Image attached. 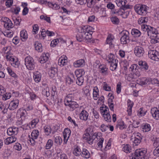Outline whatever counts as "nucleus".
<instances>
[{
    "label": "nucleus",
    "mask_w": 159,
    "mask_h": 159,
    "mask_svg": "<svg viewBox=\"0 0 159 159\" xmlns=\"http://www.w3.org/2000/svg\"><path fill=\"white\" fill-rule=\"evenodd\" d=\"M85 133L83 135V138L89 144H92L93 143L94 140L96 139H99V141L98 143L99 148H102V143L104 141V139L101 138V134L100 132H94L93 129L90 127L88 128L84 131Z\"/></svg>",
    "instance_id": "nucleus-1"
},
{
    "label": "nucleus",
    "mask_w": 159,
    "mask_h": 159,
    "mask_svg": "<svg viewBox=\"0 0 159 159\" xmlns=\"http://www.w3.org/2000/svg\"><path fill=\"white\" fill-rule=\"evenodd\" d=\"M147 152L144 149H139L136 150L134 154H132L130 158L131 159H147V157L145 155Z\"/></svg>",
    "instance_id": "nucleus-2"
},
{
    "label": "nucleus",
    "mask_w": 159,
    "mask_h": 159,
    "mask_svg": "<svg viewBox=\"0 0 159 159\" xmlns=\"http://www.w3.org/2000/svg\"><path fill=\"white\" fill-rule=\"evenodd\" d=\"M85 71L83 69L76 70L75 74L77 78L76 80V84L80 86L82 85L84 82V76L85 74Z\"/></svg>",
    "instance_id": "nucleus-3"
},
{
    "label": "nucleus",
    "mask_w": 159,
    "mask_h": 159,
    "mask_svg": "<svg viewBox=\"0 0 159 159\" xmlns=\"http://www.w3.org/2000/svg\"><path fill=\"white\" fill-rule=\"evenodd\" d=\"M25 65L27 69L32 70L35 68V62L33 58L30 56L26 57L25 59Z\"/></svg>",
    "instance_id": "nucleus-4"
},
{
    "label": "nucleus",
    "mask_w": 159,
    "mask_h": 159,
    "mask_svg": "<svg viewBox=\"0 0 159 159\" xmlns=\"http://www.w3.org/2000/svg\"><path fill=\"white\" fill-rule=\"evenodd\" d=\"M134 9L138 14L145 16L147 13V7L145 5H138L134 7Z\"/></svg>",
    "instance_id": "nucleus-5"
},
{
    "label": "nucleus",
    "mask_w": 159,
    "mask_h": 159,
    "mask_svg": "<svg viewBox=\"0 0 159 159\" xmlns=\"http://www.w3.org/2000/svg\"><path fill=\"white\" fill-rule=\"evenodd\" d=\"M142 139V136L140 133H138L134 134L132 135L131 139V141L133 143V146H137L139 145L141 142Z\"/></svg>",
    "instance_id": "nucleus-6"
},
{
    "label": "nucleus",
    "mask_w": 159,
    "mask_h": 159,
    "mask_svg": "<svg viewBox=\"0 0 159 159\" xmlns=\"http://www.w3.org/2000/svg\"><path fill=\"white\" fill-rule=\"evenodd\" d=\"M148 57L152 60L159 61V52L156 50H150L148 53Z\"/></svg>",
    "instance_id": "nucleus-7"
},
{
    "label": "nucleus",
    "mask_w": 159,
    "mask_h": 159,
    "mask_svg": "<svg viewBox=\"0 0 159 159\" xmlns=\"http://www.w3.org/2000/svg\"><path fill=\"white\" fill-rule=\"evenodd\" d=\"M123 35L120 38L121 43L125 44L129 43V33L127 30L123 31L122 32Z\"/></svg>",
    "instance_id": "nucleus-8"
},
{
    "label": "nucleus",
    "mask_w": 159,
    "mask_h": 159,
    "mask_svg": "<svg viewBox=\"0 0 159 159\" xmlns=\"http://www.w3.org/2000/svg\"><path fill=\"white\" fill-rule=\"evenodd\" d=\"M142 29L144 31L147 32V33L148 36L151 35L153 33L156 32L157 30L153 28L152 27L147 25H143V26H142Z\"/></svg>",
    "instance_id": "nucleus-9"
},
{
    "label": "nucleus",
    "mask_w": 159,
    "mask_h": 159,
    "mask_svg": "<svg viewBox=\"0 0 159 159\" xmlns=\"http://www.w3.org/2000/svg\"><path fill=\"white\" fill-rule=\"evenodd\" d=\"M1 20L4 22V25L5 28L7 29L12 28V23L11 21L8 18L4 17Z\"/></svg>",
    "instance_id": "nucleus-10"
},
{
    "label": "nucleus",
    "mask_w": 159,
    "mask_h": 159,
    "mask_svg": "<svg viewBox=\"0 0 159 159\" xmlns=\"http://www.w3.org/2000/svg\"><path fill=\"white\" fill-rule=\"evenodd\" d=\"M134 52L135 55L139 57L143 56L144 53V50L143 48L140 46L135 47L134 48Z\"/></svg>",
    "instance_id": "nucleus-11"
},
{
    "label": "nucleus",
    "mask_w": 159,
    "mask_h": 159,
    "mask_svg": "<svg viewBox=\"0 0 159 159\" xmlns=\"http://www.w3.org/2000/svg\"><path fill=\"white\" fill-rule=\"evenodd\" d=\"M150 36L152 37V38L151 40L152 43L155 44L159 42V34H158L157 31H156V33H153Z\"/></svg>",
    "instance_id": "nucleus-12"
},
{
    "label": "nucleus",
    "mask_w": 159,
    "mask_h": 159,
    "mask_svg": "<svg viewBox=\"0 0 159 159\" xmlns=\"http://www.w3.org/2000/svg\"><path fill=\"white\" fill-rule=\"evenodd\" d=\"M71 133V131L70 129L66 128L65 129L63 132V137L64 138V142L65 143H66L69 138L70 137Z\"/></svg>",
    "instance_id": "nucleus-13"
},
{
    "label": "nucleus",
    "mask_w": 159,
    "mask_h": 159,
    "mask_svg": "<svg viewBox=\"0 0 159 159\" xmlns=\"http://www.w3.org/2000/svg\"><path fill=\"white\" fill-rule=\"evenodd\" d=\"M151 113L152 116L155 119H159V110L157 107L152 108L151 109Z\"/></svg>",
    "instance_id": "nucleus-14"
},
{
    "label": "nucleus",
    "mask_w": 159,
    "mask_h": 159,
    "mask_svg": "<svg viewBox=\"0 0 159 159\" xmlns=\"http://www.w3.org/2000/svg\"><path fill=\"white\" fill-rule=\"evenodd\" d=\"M18 133V128L17 127H10L8 129L7 133L8 135H12L13 134H16Z\"/></svg>",
    "instance_id": "nucleus-15"
},
{
    "label": "nucleus",
    "mask_w": 159,
    "mask_h": 159,
    "mask_svg": "<svg viewBox=\"0 0 159 159\" xmlns=\"http://www.w3.org/2000/svg\"><path fill=\"white\" fill-rule=\"evenodd\" d=\"M19 104V100H15L11 101L8 106V108L10 110H13L16 109L18 106Z\"/></svg>",
    "instance_id": "nucleus-16"
},
{
    "label": "nucleus",
    "mask_w": 159,
    "mask_h": 159,
    "mask_svg": "<svg viewBox=\"0 0 159 159\" xmlns=\"http://www.w3.org/2000/svg\"><path fill=\"white\" fill-rule=\"evenodd\" d=\"M89 113L85 110H83L80 114V120L86 121L88 118Z\"/></svg>",
    "instance_id": "nucleus-17"
},
{
    "label": "nucleus",
    "mask_w": 159,
    "mask_h": 159,
    "mask_svg": "<svg viewBox=\"0 0 159 159\" xmlns=\"http://www.w3.org/2000/svg\"><path fill=\"white\" fill-rule=\"evenodd\" d=\"M16 140V138L15 136H12L6 139L4 141V143L7 145H8L15 142Z\"/></svg>",
    "instance_id": "nucleus-18"
},
{
    "label": "nucleus",
    "mask_w": 159,
    "mask_h": 159,
    "mask_svg": "<svg viewBox=\"0 0 159 159\" xmlns=\"http://www.w3.org/2000/svg\"><path fill=\"white\" fill-rule=\"evenodd\" d=\"M75 78L73 74H71L70 75L67 76L66 78V81L67 84H70L75 82Z\"/></svg>",
    "instance_id": "nucleus-19"
},
{
    "label": "nucleus",
    "mask_w": 159,
    "mask_h": 159,
    "mask_svg": "<svg viewBox=\"0 0 159 159\" xmlns=\"http://www.w3.org/2000/svg\"><path fill=\"white\" fill-rule=\"evenodd\" d=\"M85 64V61L84 59H81L75 61L73 64L75 67H79L83 66Z\"/></svg>",
    "instance_id": "nucleus-20"
},
{
    "label": "nucleus",
    "mask_w": 159,
    "mask_h": 159,
    "mask_svg": "<svg viewBox=\"0 0 159 159\" xmlns=\"http://www.w3.org/2000/svg\"><path fill=\"white\" fill-rule=\"evenodd\" d=\"M79 33L77 34L76 36V39L79 42L82 41L85 38V33L84 32H81L80 30V28L78 29Z\"/></svg>",
    "instance_id": "nucleus-21"
},
{
    "label": "nucleus",
    "mask_w": 159,
    "mask_h": 159,
    "mask_svg": "<svg viewBox=\"0 0 159 159\" xmlns=\"http://www.w3.org/2000/svg\"><path fill=\"white\" fill-rule=\"evenodd\" d=\"M33 77L34 81L37 83H38L40 81L41 75L39 72L37 71L34 73Z\"/></svg>",
    "instance_id": "nucleus-22"
},
{
    "label": "nucleus",
    "mask_w": 159,
    "mask_h": 159,
    "mask_svg": "<svg viewBox=\"0 0 159 159\" xmlns=\"http://www.w3.org/2000/svg\"><path fill=\"white\" fill-rule=\"evenodd\" d=\"M80 30L81 32H84L85 33L89 32H93L92 30L93 28L92 27L89 26H84L83 27H80Z\"/></svg>",
    "instance_id": "nucleus-23"
},
{
    "label": "nucleus",
    "mask_w": 159,
    "mask_h": 159,
    "mask_svg": "<svg viewBox=\"0 0 159 159\" xmlns=\"http://www.w3.org/2000/svg\"><path fill=\"white\" fill-rule=\"evenodd\" d=\"M133 103L131 102L130 100H128V108L127 111L128 112V115L130 116L131 115L132 113V109L133 106Z\"/></svg>",
    "instance_id": "nucleus-24"
},
{
    "label": "nucleus",
    "mask_w": 159,
    "mask_h": 159,
    "mask_svg": "<svg viewBox=\"0 0 159 159\" xmlns=\"http://www.w3.org/2000/svg\"><path fill=\"white\" fill-rule=\"evenodd\" d=\"M113 36L111 35H108L106 41V43L109 44L111 48L114 47L113 44H112V41L113 40Z\"/></svg>",
    "instance_id": "nucleus-25"
},
{
    "label": "nucleus",
    "mask_w": 159,
    "mask_h": 159,
    "mask_svg": "<svg viewBox=\"0 0 159 159\" xmlns=\"http://www.w3.org/2000/svg\"><path fill=\"white\" fill-rule=\"evenodd\" d=\"M99 90L97 86L94 87L93 91V97L95 100H97L99 98Z\"/></svg>",
    "instance_id": "nucleus-26"
},
{
    "label": "nucleus",
    "mask_w": 159,
    "mask_h": 159,
    "mask_svg": "<svg viewBox=\"0 0 159 159\" xmlns=\"http://www.w3.org/2000/svg\"><path fill=\"white\" fill-rule=\"evenodd\" d=\"M57 72V69L56 68L51 67L49 71L48 74L49 76L52 78L56 75Z\"/></svg>",
    "instance_id": "nucleus-27"
},
{
    "label": "nucleus",
    "mask_w": 159,
    "mask_h": 159,
    "mask_svg": "<svg viewBox=\"0 0 159 159\" xmlns=\"http://www.w3.org/2000/svg\"><path fill=\"white\" fill-rule=\"evenodd\" d=\"M48 54H44L39 59V61L41 63H45L48 59Z\"/></svg>",
    "instance_id": "nucleus-28"
},
{
    "label": "nucleus",
    "mask_w": 159,
    "mask_h": 159,
    "mask_svg": "<svg viewBox=\"0 0 159 159\" xmlns=\"http://www.w3.org/2000/svg\"><path fill=\"white\" fill-rule=\"evenodd\" d=\"M35 49L38 52H41L43 51L42 46L41 43L38 42H35L34 43Z\"/></svg>",
    "instance_id": "nucleus-29"
},
{
    "label": "nucleus",
    "mask_w": 159,
    "mask_h": 159,
    "mask_svg": "<svg viewBox=\"0 0 159 159\" xmlns=\"http://www.w3.org/2000/svg\"><path fill=\"white\" fill-rule=\"evenodd\" d=\"M20 36L21 39L23 41H24L27 39L28 37L27 34L25 30H24L21 31Z\"/></svg>",
    "instance_id": "nucleus-30"
},
{
    "label": "nucleus",
    "mask_w": 159,
    "mask_h": 159,
    "mask_svg": "<svg viewBox=\"0 0 159 159\" xmlns=\"http://www.w3.org/2000/svg\"><path fill=\"white\" fill-rule=\"evenodd\" d=\"M82 156L86 158H89L90 156V154L89 151L86 149L84 148L82 152Z\"/></svg>",
    "instance_id": "nucleus-31"
},
{
    "label": "nucleus",
    "mask_w": 159,
    "mask_h": 159,
    "mask_svg": "<svg viewBox=\"0 0 159 159\" xmlns=\"http://www.w3.org/2000/svg\"><path fill=\"white\" fill-rule=\"evenodd\" d=\"M6 35L2 32L0 34V43L2 45H4L6 43Z\"/></svg>",
    "instance_id": "nucleus-32"
},
{
    "label": "nucleus",
    "mask_w": 159,
    "mask_h": 159,
    "mask_svg": "<svg viewBox=\"0 0 159 159\" xmlns=\"http://www.w3.org/2000/svg\"><path fill=\"white\" fill-rule=\"evenodd\" d=\"M131 34L135 37H139L141 35L140 31L137 29H132L131 32Z\"/></svg>",
    "instance_id": "nucleus-33"
},
{
    "label": "nucleus",
    "mask_w": 159,
    "mask_h": 159,
    "mask_svg": "<svg viewBox=\"0 0 159 159\" xmlns=\"http://www.w3.org/2000/svg\"><path fill=\"white\" fill-rule=\"evenodd\" d=\"M138 64L141 66L142 68L144 69L145 70H147L148 69V66L145 61H140L138 62Z\"/></svg>",
    "instance_id": "nucleus-34"
},
{
    "label": "nucleus",
    "mask_w": 159,
    "mask_h": 159,
    "mask_svg": "<svg viewBox=\"0 0 159 159\" xmlns=\"http://www.w3.org/2000/svg\"><path fill=\"white\" fill-rule=\"evenodd\" d=\"M118 61L117 60H115L114 61L110 62V68L111 70L114 71L116 70L117 67Z\"/></svg>",
    "instance_id": "nucleus-35"
},
{
    "label": "nucleus",
    "mask_w": 159,
    "mask_h": 159,
    "mask_svg": "<svg viewBox=\"0 0 159 159\" xmlns=\"http://www.w3.org/2000/svg\"><path fill=\"white\" fill-rule=\"evenodd\" d=\"M99 67L100 69L101 70L100 72L101 73L103 74L104 75H107L108 73V69L105 66L102 65L99 66Z\"/></svg>",
    "instance_id": "nucleus-36"
},
{
    "label": "nucleus",
    "mask_w": 159,
    "mask_h": 159,
    "mask_svg": "<svg viewBox=\"0 0 159 159\" xmlns=\"http://www.w3.org/2000/svg\"><path fill=\"white\" fill-rule=\"evenodd\" d=\"M116 126L117 128L120 129H123L126 127V125L123 121H120L118 123Z\"/></svg>",
    "instance_id": "nucleus-37"
},
{
    "label": "nucleus",
    "mask_w": 159,
    "mask_h": 159,
    "mask_svg": "<svg viewBox=\"0 0 159 159\" xmlns=\"http://www.w3.org/2000/svg\"><path fill=\"white\" fill-rule=\"evenodd\" d=\"M10 61H11V64L13 66L15 67H18L19 63L17 59L13 57L11 59Z\"/></svg>",
    "instance_id": "nucleus-38"
},
{
    "label": "nucleus",
    "mask_w": 159,
    "mask_h": 159,
    "mask_svg": "<svg viewBox=\"0 0 159 159\" xmlns=\"http://www.w3.org/2000/svg\"><path fill=\"white\" fill-rule=\"evenodd\" d=\"M149 81V79L146 78H142L140 79L139 84L141 85L147 84Z\"/></svg>",
    "instance_id": "nucleus-39"
},
{
    "label": "nucleus",
    "mask_w": 159,
    "mask_h": 159,
    "mask_svg": "<svg viewBox=\"0 0 159 159\" xmlns=\"http://www.w3.org/2000/svg\"><path fill=\"white\" fill-rule=\"evenodd\" d=\"M143 131L144 132H147L150 130V126L149 124H145L142 126Z\"/></svg>",
    "instance_id": "nucleus-40"
},
{
    "label": "nucleus",
    "mask_w": 159,
    "mask_h": 159,
    "mask_svg": "<svg viewBox=\"0 0 159 159\" xmlns=\"http://www.w3.org/2000/svg\"><path fill=\"white\" fill-rule=\"evenodd\" d=\"M67 61L66 59H62L60 58L58 60V64L61 66H63L65 65Z\"/></svg>",
    "instance_id": "nucleus-41"
},
{
    "label": "nucleus",
    "mask_w": 159,
    "mask_h": 159,
    "mask_svg": "<svg viewBox=\"0 0 159 159\" xmlns=\"http://www.w3.org/2000/svg\"><path fill=\"white\" fill-rule=\"evenodd\" d=\"M67 106H68L69 107L71 108L72 109H74L78 107L79 105L76 102L73 101L70 103V104L67 105Z\"/></svg>",
    "instance_id": "nucleus-42"
},
{
    "label": "nucleus",
    "mask_w": 159,
    "mask_h": 159,
    "mask_svg": "<svg viewBox=\"0 0 159 159\" xmlns=\"http://www.w3.org/2000/svg\"><path fill=\"white\" fill-rule=\"evenodd\" d=\"M52 93L51 99L53 100H55L57 98V92L56 91V88L55 87H52Z\"/></svg>",
    "instance_id": "nucleus-43"
},
{
    "label": "nucleus",
    "mask_w": 159,
    "mask_h": 159,
    "mask_svg": "<svg viewBox=\"0 0 159 159\" xmlns=\"http://www.w3.org/2000/svg\"><path fill=\"white\" fill-rule=\"evenodd\" d=\"M148 20V18L147 17H142L140 18L138 20V22L139 24H141L147 23Z\"/></svg>",
    "instance_id": "nucleus-44"
},
{
    "label": "nucleus",
    "mask_w": 159,
    "mask_h": 159,
    "mask_svg": "<svg viewBox=\"0 0 159 159\" xmlns=\"http://www.w3.org/2000/svg\"><path fill=\"white\" fill-rule=\"evenodd\" d=\"M123 150L127 153L130 152L131 151V147L128 144L125 145L123 148Z\"/></svg>",
    "instance_id": "nucleus-45"
},
{
    "label": "nucleus",
    "mask_w": 159,
    "mask_h": 159,
    "mask_svg": "<svg viewBox=\"0 0 159 159\" xmlns=\"http://www.w3.org/2000/svg\"><path fill=\"white\" fill-rule=\"evenodd\" d=\"M43 93L44 95H45L47 97L50 96V93L49 92V89L47 85H46L45 87V88L43 90Z\"/></svg>",
    "instance_id": "nucleus-46"
},
{
    "label": "nucleus",
    "mask_w": 159,
    "mask_h": 159,
    "mask_svg": "<svg viewBox=\"0 0 159 159\" xmlns=\"http://www.w3.org/2000/svg\"><path fill=\"white\" fill-rule=\"evenodd\" d=\"M82 152L80 148L77 147L75 148L73 151V154L76 156H79L81 154Z\"/></svg>",
    "instance_id": "nucleus-47"
},
{
    "label": "nucleus",
    "mask_w": 159,
    "mask_h": 159,
    "mask_svg": "<svg viewBox=\"0 0 159 159\" xmlns=\"http://www.w3.org/2000/svg\"><path fill=\"white\" fill-rule=\"evenodd\" d=\"M102 115L106 121L107 122H111V118L109 113L106 114H102Z\"/></svg>",
    "instance_id": "nucleus-48"
},
{
    "label": "nucleus",
    "mask_w": 159,
    "mask_h": 159,
    "mask_svg": "<svg viewBox=\"0 0 159 159\" xmlns=\"http://www.w3.org/2000/svg\"><path fill=\"white\" fill-rule=\"evenodd\" d=\"M39 135V132L37 130H33L31 133V136L33 139H37Z\"/></svg>",
    "instance_id": "nucleus-49"
},
{
    "label": "nucleus",
    "mask_w": 159,
    "mask_h": 159,
    "mask_svg": "<svg viewBox=\"0 0 159 159\" xmlns=\"http://www.w3.org/2000/svg\"><path fill=\"white\" fill-rule=\"evenodd\" d=\"M111 20L112 23L114 24L118 25L119 22V19L116 16L112 17L111 18Z\"/></svg>",
    "instance_id": "nucleus-50"
},
{
    "label": "nucleus",
    "mask_w": 159,
    "mask_h": 159,
    "mask_svg": "<svg viewBox=\"0 0 159 159\" xmlns=\"http://www.w3.org/2000/svg\"><path fill=\"white\" fill-rule=\"evenodd\" d=\"M138 66L136 64H133L129 67V70L133 72H135L136 70H138Z\"/></svg>",
    "instance_id": "nucleus-51"
},
{
    "label": "nucleus",
    "mask_w": 159,
    "mask_h": 159,
    "mask_svg": "<svg viewBox=\"0 0 159 159\" xmlns=\"http://www.w3.org/2000/svg\"><path fill=\"white\" fill-rule=\"evenodd\" d=\"M44 131L47 135H49L51 132V128L49 126H45L44 127Z\"/></svg>",
    "instance_id": "nucleus-52"
},
{
    "label": "nucleus",
    "mask_w": 159,
    "mask_h": 159,
    "mask_svg": "<svg viewBox=\"0 0 159 159\" xmlns=\"http://www.w3.org/2000/svg\"><path fill=\"white\" fill-rule=\"evenodd\" d=\"M53 144V141L51 139H48L45 146L46 149H50Z\"/></svg>",
    "instance_id": "nucleus-53"
},
{
    "label": "nucleus",
    "mask_w": 159,
    "mask_h": 159,
    "mask_svg": "<svg viewBox=\"0 0 159 159\" xmlns=\"http://www.w3.org/2000/svg\"><path fill=\"white\" fill-rule=\"evenodd\" d=\"M115 56L113 54L110 53L108 56V59L107 60V61L109 63L114 61L115 60H116L115 59Z\"/></svg>",
    "instance_id": "nucleus-54"
},
{
    "label": "nucleus",
    "mask_w": 159,
    "mask_h": 159,
    "mask_svg": "<svg viewBox=\"0 0 159 159\" xmlns=\"http://www.w3.org/2000/svg\"><path fill=\"white\" fill-rule=\"evenodd\" d=\"M108 103L110 109L111 111H113L114 105L113 103L112 99L111 98L108 99Z\"/></svg>",
    "instance_id": "nucleus-55"
},
{
    "label": "nucleus",
    "mask_w": 159,
    "mask_h": 159,
    "mask_svg": "<svg viewBox=\"0 0 159 159\" xmlns=\"http://www.w3.org/2000/svg\"><path fill=\"white\" fill-rule=\"evenodd\" d=\"M85 38L87 39H91L92 38V34L93 33V32H86L85 33Z\"/></svg>",
    "instance_id": "nucleus-56"
},
{
    "label": "nucleus",
    "mask_w": 159,
    "mask_h": 159,
    "mask_svg": "<svg viewBox=\"0 0 159 159\" xmlns=\"http://www.w3.org/2000/svg\"><path fill=\"white\" fill-rule=\"evenodd\" d=\"M54 142L57 144L61 145L62 142V139L60 136L56 137L55 138Z\"/></svg>",
    "instance_id": "nucleus-57"
},
{
    "label": "nucleus",
    "mask_w": 159,
    "mask_h": 159,
    "mask_svg": "<svg viewBox=\"0 0 159 159\" xmlns=\"http://www.w3.org/2000/svg\"><path fill=\"white\" fill-rule=\"evenodd\" d=\"M39 120L38 119H34L31 122L30 125H31L30 128H34L36 124L38 122Z\"/></svg>",
    "instance_id": "nucleus-58"
},
{
    "label": "nucleus",
    "mask_w": 159,
    "mask_h": 159,
    "mask_svg": "<svg viewBox=\"0 0 159 159\" xmlns=\"http://www.w3.org/2000/svg\"><path fill=\"white\" fill-rule=\"evenodd\" d=\"M73 100L72 99L65 97L64 100V102L65 106H67V105L70 104V103L73 101H72Z\"/></svg>",
    "instance_id": "nucleus-59"
},
{
    "label": "nucleus",
    "mask_w": 159,
    "mask_h": 159,
    "mask_svg": "<svg viewBox=\"0 0 159 159\" xmlns=\"http://www.w3.org/2000/svg\"><path fill=\"white\" fill-rule=\"evenodd\" d=\"M103 89L106 91H110L111 90V88L110 86H109L107 83L104 82L103 84Z\"/></svg>",
    "instance_id": "nucleus-60"
},
{
    "label": "nucleus",
    "mask_w": 159,
    "mask_h": 159,
    "mask_svg": "<svg viewBox=\"0 0 159 159\" xmlns=\"http://www.w3.org/2000/svg\"><path fill=\"white\" fill-rule=\"evenodd\" d=\"M40 18L42 20H44L48 23H51L50 18L49 17H48L47 16L42 15L40 16Z\"/></svg>",
    "instance_id": "nucleus-61"
},
{
    "label": "nucleus",
    "mask_w": 159,
    "mask_h": 159,
    "mask_svg": "<svg viewBox=\"0 0 159 159\" xmlns=\"http://www.w3.org/2000/svg\"><path fill=\"white\" fill-rule=\"evenodd\" d=\"M14 148L17 151L20 150L22 148L21 144L18 143H16L14 146Z\"/></svg>",
    "instance_id": "nucleus-62"
},
{
    "label": "nucleus",
    "mask_w": 159,
    "mask_h": 159,
    "mask_svg": "<svg viewBox=\"0 0 159 159\" xmlns=\"http://www.w3.org/2000/svg\"><path fill=\"white\" fill-rule=\"evenodd\" d=\"M155 147L156 148L153 151V154L155 156H159V145Z\"/></svg>",
    "instance_id": "nucleus-63"
},
{
    "label": "nucleus",
    "mask_w": 159,
    "mask_h": 159,
    "mask_svg": "<svg viewBox=\"0 0 159 159\" xmlns=\"http://www.w3.org/2000/svg\"><path fill=\"white\" fill-rule=\"evenodd\" d=\"M154 139L153 146L155 147L159 145V138L155 137Z\"/></svg>",
    "instance_id": "nucleus-64"
}]
</instances>
